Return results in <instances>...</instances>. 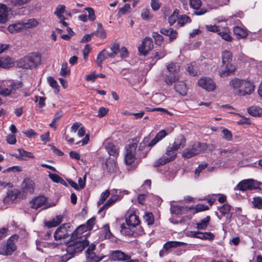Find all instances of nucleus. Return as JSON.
<instances>
[{"mask_svg":"<svg viewBox=\"0 0 262 262\" xmlns=\"http://www.w3.org/2000/svg\"><path fill=\"white\" fill-rule=\"evenodd\" d=\"M167 72L173 74H179L180 67L177 63L170 62L166 66Z\"/></svg>","mask_w":262,"mask_h":262,"instance_id":"nucleus-40","label":"nucleus"},{"mask_svg":"<svg viewBox=\"0 0 262 262\" xmlns=\"http://www.w3.org/2000/svg\"><path fill=\"white\" fill-rule=\"evenodd\" d=\"M190 208L188 207L171 204L170 211L171 214L177 215H184V214L188 213V211L190 210Z\"/></svg>","mask_w":262,"mask_h":262,"instance_id":"nucleus-18","label":"nucleus"},{"mask_svg":"<svg viewBox=\"0 0 262 262\" xmlns=\"http://www.w3.org/2000/svg\"><path fill=\"white\" fill-rule=\"evenodd\" d=\"M196 156L190 147L185 149L182 153V157L184 159H189Z\"/></svg>","mask_w":262,"mask_h":262,"instance_id":"nucleus-52","label":"nucleus"},{"mask_svg":"<svg viewBox=\"0 0 262 262\" xmlns=\"http://www.w3.org/2000/svg\"><path fill=\"white\" fill-rule=\"evenodd\" d=\"M105 148L108 154L114 157H117L119 154L118 147L113 143L108 142Z\"/></svg>","mask_w":262,"mask_h":262,"instance_id":"nucleus-34","label":"nucleus"},{"mask_svg":"<svg viewBox=\"0 0 262 262\" xmlns=\"http://www.w3.org/2000/svg\"><path fill=\"white\" fill-rule=\"evenodd\" d=\"M198 84L201 87L207 91H212L215 88L213 81L210 78H201L199 80Z\"/></svg>","mask_w":262,"mask_h":262,"instance_id":"nucleus-17","label":"nucleus"},{"mask_svg":"<svg viewBox=\"0 0 262 262\" xmlns=\"http://www.w3.org/2000/svg\"><path fill=\"white\" fill-rule=\"evenodd\" d=\"M167 54L166 51L164 49H161L158 50H156L152 53L151 58L155 59V61L154 64L158 60L163 58Z\"/></svg>","mask_w":262,"mask_h":262,"instance_id":"nucleus-36","label":"nucleus"},{"mask_svg":"<svg viewBox=\"0 0 262 262\" xmlns=\"http://www.w3.org/2000/svg\"><path fill=\"white\" fill-rule=\"evenodd\" d=\"M232 60V54L228 51H224L222 53V64L231 63Z\"/></svg>","mask_w":262,"mask_h":262,"instance_id":"nucleus-41","label":"nucleus"},{"mask_svg":"<svg viewBox=\"0 0 262 262\" xmlns=\"http://www.w3.org/2000/svg\"><path fill=\"white\" fill-rule=\"evenodd\" d=\"M89 244L88 241H78L70 238L66 243V250L74 257L77 254L81 252Z\"/></svg>","mask_w":262,"mask_h":262,"instance_id":"nucleus-2","label":"nucleus"},{"mask_svg":"<svg viewBox=\"0 0 262 262\" xmlns=\"http://www.w3.org/2000/svg\"><path fill=\"white\" fill-rule=\"evenodd\" d=\"M230 87L239 95H250L254 92L255 86L248 80L234 78L229 82Z\"/></svg>","mask_w":262,"mask_h":262,"instance_id":"nucleus-1","label":"nucleus"},{"mask_svg":"<svg viewBox=\"0 0 262 262\" xmlns=\"http://www.w3.org/2000/svg\"><path fill=\"white\" fill-rule=\"evenodd\" d=\"M86 257L90 262H99L103 258L104 256H99L95 252H93L86 255Z\"/></svg>","mask_w":262,"mask_h":262,"instance_id":"nucleus-50","label":"nucleus"},{"mask_svg":"<svg viewBox=\"0 0 262 262\" xmlns=\"http://www.w3.org/2000/svg\"><path fill=\"white\" fill-rule=\"evenodd\" d=\"M111 58L110 53L105 49L102 50L97 55L96 63L98 67L102 68L103 62L106 59Z\"/></svg>","mask_w":262,"mask_h":262,"instance_id":"nucleus-21","label":"nucleus"},{"mask_svg":"<svg viewBox=\"0 0 262 262\" xmlns=\"http://www.w3.org/2000/svg\"><path fill=\"white\" fill-rule=\"evenodd\" d=\"M22 167L20 166H13L12 167H10L5 169L3 173H5L6 172H21L22 171Z\"/></svg>","mask_w":262,"mask_h":262,"instance_id":"nucleus-57","label":"nucleus"},{"mask_svg":"<svg viewBox=\"0 0 262 262\" xmlns=\"http://www.w3.org/2000/svg\"><path fill=\"white\" fill-rule=\"evenodd\" d=\"M214 235L210 232H202L199 231V238L203 240L212 241L214 238Z\"/></svg>","mask_w":262,"mask_h":262,"instance_id":"nucleus-45","label":"nucleus"},{"mask_svg":"<svg viewBox=\"0 0 262 262\" xmlns=\"http://www.w3.org/2000/svg\"><path fill=\"white\" fill-rule=\"evenodd\" d=\"M179 74H173L168 72V73L165 74L164 80L167 85H170L179 81Z\"/></svg>","mask_w":262,"mask_h":262,"instance_id":"nucleus-29","label":"nucleus"},{"mask_svg":"<svg viewBox=\"0 0 262 262\" xmlns=\"http://www.w3.org/2000/svg\"><path fill=\"white\" fill-rule=\"evenodd\" d=\"M18 236L17 235L11 236L8 239L7 243H3L0 246V254L11 255L16 249L15 244Z\"/></svg>","mask_w":262,"mask_h":262,"instance_id":"nucleus-3","label":"nucleus"},{"mask_svg":"<svg viewBox=\"0 0 262 262\" xmlns=\"http://www.w3.org/2000/svg\"><path fill=\"white\" fill-rule=\"evenodd\" d=\"M150 149H147V148H142L140 149V146H139L138 150H136V155L137 159H142L145 158Z\"/></svg>","mask_w":262,"mask_h":262,"instance_id":"nucleus-44","label":"nucleus"},{"mask_svg":"<svg viewBox=\"0 0 262 262\" xmlns=\"http://www.w3.org/2000/svg\"><path fill=\"white\" fill-rule=\"evenodd\" d=\"M17 151L19 154L18 155L13 154L12 156L19 160H24L25 158H29L31 159L35 158L34 155L32 152L25 150L22 148H18Z\"/></svg>","mask_w":262,"mask_h":262,"instance_id":"nucleus-25","label":"nucleus"},{"mask_svg":"<svg viewBox=\"0 0 262 262\" xmlns=\"http://www.w3.org/2000/svg\"><path fill=\"white\" fill-rule=\"evenodd\" d=\"M190 147L194 153L197 155L205 150L207 148L208 146L207 144L205 143L196 142L194 143Z\"/></svg>","mask_w":262,"mask_h":262,"instance_id":"nucleus-22","label":"nucleus"},{"mask_svg":"<svg viewBox=\"0 0 262 262\" xmlns=\"http://www.w3.org/2000/svg\"><path fill=\"white\" fill-rule=\"evenodd\" d=\"M25 29H29L37 26L38 22L35 19H30L27 23H24Z\"/></svg>","mask_w":262,"mask_h":262,"instance_id":"nucleus-61","label":"nucleus"},{"mask_svg":"<svg viewBox=\"0 0 262 262\" xmlns=\"http://www.w3.org/2000/svg\"><path fill=\"white\" fill-rule=\"evenodd\" d=\"M143 220L148 225H151L154 222V217L151 212H145L143 216Z\"/></svg>","mask_w":262,"mask_h":262,"instance_id":"nucleus-53","label":"nucleus"},{"mask_svg":"<svg viewBox=\"0 0 262 262\" xmlns=\"http://www.w3.org/2000/svg\"><path fill=\"white\" fill-rule=\"evenodd\" d=\"M24 196L26 198L27 194H32L34 192V183L29 178H26L21 184V188L20 189Z\"/></svg>","mask_w":262,"mask_h":262,"instance_id":"nucleus-12","label":"nucleus"},{"mask_svg":"<svg viewBox=\"0 0 262 262\" xmlns=\"http://www.w3.org/2000/svg\"><path fill=\"white\" fill-rule=\"evenodd\" d=\"M261 183L253 179H246L241 181L236 186L237 189L242 191L260 188Z\"/></svg>","mask_w":262,"mask_h":262,"instance_id":"nucleus-8","label":"nucleus"},{"mask_svg":"<svg viewBox=\"0 0 262 262\" xmlns=\"http://www.w3.org/2000/svg\"><path fill=\"white\" fill-rule=\"evenodd\" d=\"M65 6L60 5H59L54 12V14L58 17L60 20H64L65 17L62 15L65 10Z\"/></svg>","mask_w":262,"mask_h":262,"instance_id":"nucleus-48","label":"nucleus"},{"mask_svg":"<svg viewBox=\"0 0 262 262\" xmlns=\"http://www.w3.org/2000/svg\"><path fill=\"white\" fill-rule=\"evenodd\" d=\"M23 84L20 81H13L9 86L12 94H14L19 89L22 88Z\"/></svg>","mask_w":262,"mask_h":262,"instance_id":"nucleus-51","label":"nucleus"},{"mask_svg":"<svg viewBox=\"0 0 262 262\" xmlns=\"http://www.w3.org/2000/svg\"><path fill=\"white\" fill-rule=\"evenodd\" d=\"M25 30L24 23H16L10 25L8 30L10 33H16Z\"/></svg>","mask_w":262,"mask_h":262,"instance_id":"nucleus-31","label":"nucleus"},{"mask_svg":"<svg viewBox=\"0 0 262 262\" xmlns=\"http://www.w3.org/2000/svg\"><path fill=\"white\" fill-rule=\"evenodd\" d=\"M111 51H112L111 53H110V54L111 55V58H114L116 57L117 54L120 51V45L118 43L114 42L113 43H112L110 47H109Z\"/></svg>","mask_w":262,"mask_h":262,"instance_id":"nucleus-43","label":"nucleus"},{"mask_svg":"<svg viewBox=\"0 0 262 262\" xmlns=\"http://www.w3.org/2000/svg\"><path fill=\"white\" fill-rule=\"evenodd\" d=\"M202 1L201 0H189V5L194 10L193 13L196 15H202L207 12L206 8L201 7Z\"/></svg>","mask_w":262,"mask_h":262,"instance_id":"nucleus-13","label":"nucleus"},{"mask_svg":"<svg viewBox=\"0 0 262 262\" xmlns=\"http://www.w3.org/2000/svg\"><path fill=\"white\" fill-rule=\"evenodd\" d=\"M177 150L169 145L167 148L165 152V156L160 158L154 162V166L158 167L161 165H165L171 161H173L177 157Z\"/></svg>","mask_w":262,"mask_h":262,"instance_id":"nucleus-4","label":"nucleus"},{"mask_svg":"<svg viewBox=\"0 0 262 262\" xmlns=\"http://www.w3.org/2000/svg\"><path fill=\"white\" fill-rule=\"evenodd\" d=\"M231 206L228 204H224L222 206L218 207V210L223 216L226 215V220L229 222L233 215V213L230 212Z\"/></svg>","mask_w":262,"mask_h":262,"instance_id":"nucleus-20","label":"nucleus"},{"mask_svg":"<svg viewBox=\"0 0 262 262\" xmlns=\"http://www.w3.org/2000/svg\"><path fill=\"white\" fill-rule=\"evenodd\" d=\"M190 208H190V210H194V211L193 212V214H195L198 212L207 210L209 209V207L207 205L202 204H197L195 206H191Z\"/></svg>","mask_w":262,"mask_h":262,"instance_id":"nucleus-46","label":"nucleus"},{"mask_svg":"<svg viewBox=\"0 0 262 262\" xmlns=\"http://www.w3.org/2000/svg\"><path fill=\"white\" fill-rule=\"evenodd\" d=\"M233 32L234 35L238 38H245L248 35L247 31L245 29L239 26H236L234 28Z\"/></svg>","mask_w":262,"mask_h":262,"instance_id":"nucleus-37","label":"nucleus"},{"mask_svg":"<svg viewBox=\"0 0 262 262\" xmlns=\"http://www.w3.org/2000/svg\"><path fill=\"white\" fill-rule=\"evenodd\" d=\"M84 225H80L73 231H72L71 239H77L78 241H88V236L90 233H86L88 230L85 229Z\"/></svg>","mask_w":262,"mask_h":262,"instance_id":"nucleus-10","label":"nucleus"},{"mask_svg":"<svg viewBox=\"0 0 262 262\" xmlns=\"http://www.w3.org/2000/svg\"><path fill=\"white\" fill-rule=\"evenodd\" d=\"M191 21L190 18L185 14L179 16L178 20V24L180 27H183L187 23H190Z\"/></svg>","mask_w":262,"mask_h":262,"instance_id":"nucleus-47","label":"nucleus"},{"mask_svg":"<svg viewBox=\"0 0 262 262\" xmlns=\"http://www.w3.org/2000/svg\"><path fill=\"white\" fill-rule=\"evenodd\" d=\"M152 37L155 39V43L158 45H161L163 41V36L157 32H153Z\"/></svg>","mask_w":262,"mask_h":262,"instance_id":"nucleus-63","label":"nucleus"},{"mask_svg":"<svg viewBox=\"0 0 262 262\" xmlns=\"http://www.w3.org/2000/svg\"><path fill=\"white\" fill-rule=\"evenodd\" d=\"M41 61L40 55L38 53H33L28 56L25 57L22 62L23 64L20 66L24 69H31L36 67Z\"/></svg>","mask_w":262,"mask_h":262,"instance_id":"nucleus-7","label":"nucleus"},{"mask_svg":"<svg viewBox=\"0 0 262 262\" xmlns=\"http://www.w3.org/2000/svg\"><path fill=\"white\" fill-rule=\"evenodd\" d=\"M63 218L61 215H57L50 221L45 222V225L49 228L56 227L62 222Z\"/></svg>","mask_w":262,"mask_h":262,"instance_id":"nucleus-27","label":"nucleus"},{"mask_svg":"<svg viewBox=\"0 0 262 262\" xmlns=\"http://www.w3.org/2000/svg\"><path fill=\"white\" fill-rule=\"evenodd\" d=\"M210 221V216H207L201 221L200 222L196 223V228L198 230L205 229Z\"/></svg>","mask_w":262,"mask_h":262,"instance_id":"nucleus-42","label":"nucleus"},{"mask_svg":"<svg viewBox=\"0 0 262 262\" xmlns=\"http://www.w3.org/2000/svg\"><path fill=\"white\" fill-rule=\"evenodd\" d=\"M25 199L23 192L19 189L12 188L7 192L6 196L4 198V203L6 204L16 203Z\"/></svg>","mask_w":262,"mask_h":262,"instance_id":"nucleus-5","label":"nucleus"},{"mask_svg":"<svg viewBox=\"0 0 262 262\" xmlns=\"http://www.w3.org/2000/svg\"><path fill=\"white\" fill-rule=\"evenodd\" d=\"M160 33L164 35L168 36L169 40L172 41L176 39L177 37V32L176 31L173 30L172 29H165L162 28L160 30Z\"/></svg>","mask_w":262,"mask_h":262,"instance_id":"nucleus-33","label":"nucleus"},{"mask_svg":"<svg viewBox=\"0 0 262 262\" xmlns=\"http://www.w3.org/2000/svg\"><path fill=\"white\" fill-rule=\"evenodd\" d=\"M252 204L255 208L262 209V198L259 196L254 198Z\"/></svg>","mask_w":262,"mask_h":262,"instance_id":"nucleus-60","label":"nucleus"},{"mask_svg":"<svg viewBox=\"0 0 262 262\" xmlns=\"http://www.w3.org/2000/svg\"><path fill=\"white\" fill-rule=\"evenodd\" d=\"M14 61L9 57H0V68L9 69L13 67Z\"/></svg>","mask_w":262,"mask_h":262,"instance_id":"nucleus-30","label":"nucleus"},{"mask_svg":"<svg viewBox=\"0 0 262 262\" xmlns=\"http://www.w3.org/2000/svg\"><path fill=\"white\" fill-rule=\"evenodd\" d=\"M96 219L95 217H93L88 220L85 224H82L84 225L85 229L88 231H90L92 229L94 225L95 224Z\"/></svg>","mask_w":262,"mask_h":262,"instance_id":"nucleus-55","label":"nucleus"},{"mask_svg":"<svg viewBox=\"0 0 262 262\" xmlns=\"http://www.w3.org/2000/svg\"><path fill=\"white\" fill-rule=\"evenodd\" d=\"M105 165L107 171L109 172H114L117 169V164L116 161L113 159H107L105 162Z\"/></svg>","mask_w":262,"mask_h":262,"instance_id":"nucleus-39","label":"nucleus"},{"mask_svg":"<svg viewBox=\"0 0 262 262\" xmlns=\"http://www.w3.org/2000/svg\"><path fill=\"white\" fill-rule=\"evenodd\" d=\"M126 224L129 227H136L140 223L139 217L134 213H132L126 218Z\"/></svg>","mask_w":262,"mask_h":262,"instance_id":"nucleus-28","label":"nucleus"},{"mask_svg":"<svg viewBox=\"0 0 262 262\" xmlns=\"http://www.w3.org/2000/svg\"><path fill=\"white\" fill-rule=\"evenodd\" d=\"M186 140L184 136L180 135L175 139L173 143L171 145L175 150L178 151V149L183 148L186 144Z\"/></svg>","mask_w":262,"mask_h":262,"instance_id":"nucleus-23","label":"nucleus"},{"mask_svg":"<svg viewBox=\"0 0 262 262\" xmlns=\"http://www.w3.org/2000/svg\"><path fill=\"white\" fill-rule=\"evenodd\" d=\"M222 133L223 135V138L227 140V141H231L232 139V135L231 132L227 128H224L222 130Z\"/></svg>","mask_w":262,"mask_h":262,"instance_id":"nucleus-62","label":"nucleus"},{"mask_svg":"<svg viewBox=\"0 0 262 262\" xmlns=\"http://www.w3.org/2000/svg\"><path fill=\"white\" fill-rule=\"evenodd\" d=\"M154 47L152 39L148 37H145L142 44L138 48L140 54L146 55L147 52L150 51Z\"/></svg>","mask_w":262,"mask_h":262,"instance_id":"nucleus-14","label":"nucleus"},{"mask_svg":"<svg viewBox=\"0 0 262 262\" xmlns=\"http://www.w3.org/2000/svg\"><path fill=\"white\" fill-rule=\"evenodd\" d=\"M179 10L176 9L172 14L168 17V23L170 26L173 25L179 18Z\"/></svg>","mask_w":262,"mask_h":262,"instance_id":"nucleus-49","label":"nucleus"},{"mask_svg":"<svg viewBox=\"0 0 262 262\" xmlns=\"http://www.w3.org/2000/svg\"><path fill=\"white\" fill-rule=\"evenodd\" d=\"M70 70L68 68L67 62L63 63L61 66L60 74L62 76H67L70 75Z\"/></svg>","mask_w":262,"mask_h":262,"instance_id":"nucleus-54","label":"nucleus"},{"mask_svg":"<svg viewBox=\"0 0 262 262\" xmlns=\"http://www.w3.org/2000/svg\"><path fill=\"white\" fill-rule=\"evenodd\" d=\"M47 199L44 196L35 197L30 202V207L32 209H37L44 205Z\"/></svg>","mask_w":262,"mask_h":262,"instance_id":"nucleus-19","label":"nucleus"},{"mask_svg":"<svg viewBox=\"0 0 262 262\" xmlns=\"http://www.w3.org/2000/svg\"><path fill=\"white\" fill-rule=\"evenodd\" d=\"M48 81L49 82V84L50 85L52 88L55 89V91H57V92H59V86L58 84L57 81L54 79L52 77H49L48 78Z\"/></svg>","mask_w":262,"mask_h":262,"instance_id":"nucleus-59","label":"nucleus"},{"mask_svg":"<svg viewBox=\"0 0 262 262\" xmlns=\"http://www.w3.org/2000/svg\"><path fill=\"white\" fill-rule=\"evenodd\" d=\"M103 232L106 238H111L112 234L110 230V227L108 224H105L103 227Z\"/></svg>","mask_w":262,"mask_h":262,"instance_id":"nucleus-64","label":"nucleus"},{"mask_svg":"<svg viewBox=\"0 0 262 262\" xmlns=\"http://www.w3.org/2000/svg\"><path fill=\"white\" fill-rule=\"evenodd\" d=\"M137 144L136 143L132 144H129L126 148V155L125 156V162L126 165H130L132 164L135 160L137 159L136 153V149H137Z\"/></svg>","mask_w":262,"mask_h":262,"instance_id":"nucleus-11","label":"nucleus"},{"mask_svg":"<svg viewBox=\"0 0 262 262\" xmlns=\"http://www.w3.org/2000/svg\"><path fill=\"white\" fill-rule=\"evenodd\" d=\"M12 5L21 6L28 3L31 0H8Z\"/></svg>","mask_w":262,"mask_h":262,"instance_id":"nucleus-56","label":"nucleus"},{"mask_svg":"<svg viewBox=\"0 0 262 262\" xmlns=\"http://www.w3.org/2000/svg\"><path fill=\"white\" fill-rule=\"evenodd\" d=\"M131 256L121 250L112 251L110 254V259L113 261H125L130 259Z\"/></svg>","mask_w":262,"mask_h":262,"instance_id":"nucleus-15","label":"nucleus"},{"mask_svg":"<svg viewBox=\"0 0 262 262\" xmlns=\"http://www.w3.org/2000/svg\"><path fill=\"white\" fill-rule=\"evenodd\" d=\"M165 130L163 129L160 131L149 142V136L145 137L142 142L140 143V149L142 148H149L150 149L156 145L158 142L163 139L166 136L168 135Z\"/></svg>","mask_w":262,"mask_h":262,"instance_id":"nucleus-6","label":"nucleus"},{"mask_svg":"<svg viewBox=\"0 0 262 262\" xmlns=\"http://www.w3.org/2000/svg\"><path fill=\"white\" fill-rule=\"evenodd\" d=\"M230 33V30L227 27H220L217 32V34L227 41H231L232 40Z\"/></svg>","mask_w":262,"mask_h":262,"instance_id":"nucleus-24","label":"nucleus"},{"mask_svg":"<svg viewBox=\"0 0 262 262\" xmlns=\"http://www.w3.org/2000/svg\"><path fill=\"white\" fill-rule=\"evenodd\" d=\"M120 200L119 196L117 195H112L99 210V212L104 209H107L109 207L114 204L117 201Z\"/></svg>","mask_w":262,"mask_h":262,"instance_id":"nucleus-35","label":"nucleus"},{"mask_svg":"<svg viewBox=\"0 0 262 262\" xmlns=\"http://www.w3.org/2000/svg\"><path fill=\"white\" fill-rule=\"evenodd\" d=\"M174 89L182 96H185L187 93V88L186 84L183 81H178L174 86Z\"/></svg>","mask_w":262,"mask_h":262,"instance_id":"nucleus-32","label":"nucleus"},{"mask_svg":"<svg viewBox=\"0 0 262 262\" xmlns=\"http://www.w3.org/2000/svg\"><path fill=\"white\" fill-rule=\"evenodd\" d=\"M9 10L7 6L0 3V24H5L8 20Z\"/></svg>","mask_w":262,"mask_h":262,"instance_id":"nucleus-26","label":"nucleus"},{"mask_svg":"<svg viewBox=\"0 0 262 262\" xmlns=\"http://www.w3.org/2000/svg\"><path fill=\"white\" fill-rule=\"evenodd\" d=\"M110 194V191L107 190H105L104 192H103L101 194L100 198L97 202L98 206H100L101 204H102L106 200V199L108 197Z\"/></svg>","mask_w":262,"mask_h":262,"instance_id":"nucleus-58","label":"nucleus"},{"mask_svg":"<svg viewBox=\"0 0 262 262\" xmlns=\"http://www.w3.org/2000/svg\"><path fill=\"white\" fill-rule=\"evenodd\" d=\"M236 71L235 67L232 63L222 64L220 71L221 77H225L234 74Z\"/></svg>","mask_w":262,"mask_h":262,"instance_id":"nucleus-16","label":"nucleus"},{"mask_svg":"<svg viewBox=\"0 0 262 262\" xmlns=\"http://www.w3.org/2000/svg\"><path fill=\"white\" fill-rule=\"evenodd\" d=\"M70 224H64L58 227L55 231L54 236L55 240L65 239L71 236L72 230Z\"/></svg>","mask_w":262,"mask_h":262,"instance_id":"nucleus-9","label":"nucleus"},{"mask_svg":"<svg viewBox=\"0 0 262 262\" xmlns=\"http://www.w3.org/2000/svg\"><path fill=\"white\" fill-rule=\"evenodd\" d=\"M248 113L252 116H261L262 115V109L257 106H252L248 108Z\"/></svg>","mask_w":262,"mask_h":262,"instance_id":"nucleus-38","label":"nucleus"}]
</instances>
